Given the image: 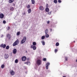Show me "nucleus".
Instances as JSON below:
<instances>
[{"label": "nucleus", "instance_id": "nucleus-1", "mask_svg": "<svg viewBox=\"0 0 77 77\" xmlns=\"http://www.w3.org/2000/svg\"><path fill=\"white\" fill-rule=\"evenodd\" d=\"M26 39H27V38H26V36H25L23 37V38L22 39L21 41V44H24L26 42Z\"/></svg>", "mask_w": 77, "mask_h": 77}, {"label": "nucleus", "instance_id": "nucleus-2", "mask_svg": "<svg viewBox=\"0 0 77 77\" xmlns=\"http://www.w3.org/2000/svg\"><path fill=\"white\" fill-rule=\"evenodd\" d=\"M36 63L39 66L40 65H41V63H42V61L40 59H38L36 61Z\"/></svg>", "mask_w": 77, "mask_h": 77}, {"label": "nucleus", "instance_id": "nucleus-3", "mask_svg": "<svg viewBox=\"0 0 77 77\" xmlns=\"http://www.w3.org/2000/svg\"><path fill=\"white\" fill-rule=\"evenodd\" d=\"M19 43V40L18 39L17 40L14 42L13 44V46H16L17 45H18Z\"/></svg>", "mask_w": 77, "mask_h": 77}, {"label": "nucleus", "instance_id": "nucleus-4", "mask_svg": "<svg viewBox=\"0 0 77 77\" xmlns=\"http://www.w3.org/2000/svg\"><path fill=\"white\" fill-rule=\"evenodd\" d=\"M9 72L11 75H15V72L13 70H10Z\"/></svg>", "mask_w": 77, "mask_h": 77}, {"label": "nucleus", "instance_id": "nucleus-5", "mask_svg": "<svg viewBox=\"0 0 77 77\" xmlns=\"http://www.w3.org/2000/svg\"><path fill=\"white\" fill-rule=\"evenodd\" d=\"M31 48H33L34 50H35L36 49V47L35 46H34L33 45H32L31 46Z\"/></svg>", "mask_w": 77, "mask_h": 77}, {"label": "nucleus", "instance_id": "nucleus-6", "mask_svg": "<svg viewBox=\"0 0 77 77\" xmlns=\"http://www.w3.org/2000/svg\"><path fill=\"white\" fill-rule=\"evenodd\" d=\"M1 47L2 48L3 47V48H5L6 47V45L5 44H2L1 45Z\"/></svg>", "mask_w": 77, "mask_h": 77}, {"label": "nucleus", "instance_id": "nucleus-7", "mask_svg": "<svg viewBox=\"0 0 77 77\" xmlns=\"http://www.w3.org/2000/svg\"><path fill=\"white\" fill-rule=\"evenodd\" d=\"M50 63H46V68L47 69H48V66L50 65Z\"/></svg>", "mask_w": 77, "mask_h": 77}, {"label": "nucleus", "instance_id": "nucleus-8", "mask_svg": "<svg viewBox=\"0 0 77 77\" xmlns=\"http://www.w3.org/2000/svg\"><path fill=\"white\" fill-rule=\"evenodd\" d=\"M26 57L24 56L22 57V61H25L26 60Z\"/></svg>", "mask_w": 77, "mask_h": 77}, {"label": "nucleus", "instance_id": "nucleus-9", "mask_svg": "<svg viewBox=\"0 0 77 77\" xmlns=\"http://www.w3.org/2000/svg\"><path fill=\"white\" fill-rule=\"evenodd\" d=\"M4 18V14H0V18L2 19Z\"/></svg>", "mask_w": 77, "mask_h": 77}, {"label": "nucleus", "instance_id": "nucleus-10", "mask_svg": "<svg viewBox=\"0 0 77 77\" xmlns=\"http://www.w3.org/2000/svg\"><path fill=\"white\" fill-rule=\"evenodd\" d=\"M17 49H14L13 50V54H15L16 53H17Z\"/></svg>", "mask_w": 77, "mask_h": 77}, {"label": "nucleus", "instance_id": "nucleus-11", "mask_svg": "<svg viewBox=\"0 0 77 77\" xmlns=\"http://www.w3.org/2000/svg\"><path fill=\"white\" fill-rule=\"evenodd\" d=\"M9 57V55L8 54H5V59H6L8 58V57Z\"/></svg>", "mask_w": 77, "mask_h": 77}, {"label": "nucleus", "instance_id": "nucleus-12", "mask_svg": "<svg viewBox=\"0 0 77 77\" xmlns=\"http://www.w3.org/2000/svg\"><path fill=\"white\" fill-rule=\"evenodd\" d=\"M45 34H48V29H46L45 31Z\"/></svg>", "mask_w": 77, "mask_h": 77}, {"label": "nucleus", "instance_id": "nucleus-13", "mask_svg": "<svg viewBox=\"0 0 77 77\" xmlns=\"http://www.w3.org/2000/svg\"><path fill=\"white\" fill-rule=\"evenodd\" d=\"M39 9L40 10H41V11H43L44 9V8H43V7L42 6H41L40 7Z\"/></svg>", "mask_w": 77, "mask_h": 77}, {"label": "nucleus", "instance_id": "nucleus-14", "mask_svg": "<svg viewBox=\"0 0 77 77\" xmlns=\"http://www.w3.org/2000/svg\"><path fill=\"white\" fill-rule=\"evenodd\" d=\"M42 43V44L43 45H45V42H44V41L43 40L41 42Z\"/></svg>", "mask_w": 77, "mask_h": 77}, {"label": "nucleus", "instance_id": "nucleus-15", "mask_svg": "<svg viewBox=\"0 0 77 77\" xmlns=\"http://www.w3.org/2000/svg\"><path fill=\"white\" fill-rule=\"evenodd\" d=\"M31 12H32V10H31V9L30 8L29 9L28 11V14H30V13H31Z\"/></svg>", "mask_w": 77, "mask_h": 77}, {"label": "nucleus", "instance_id": "nucleus-16", "mask_svg": "<svg viewBox=\"0 0 77 77\" xmlns=\"http://www.w3.org/2000/svg\"><path fill=\"white\" fill-rule=\"evenodd\" d=\"M22 15L23 16L26 15V11H24V12L22 13Z\"/></svg>", "mask_w": 77, "mask_h": 77}, {"label": "nucleus", "instance_id": "nucleus-17", "mask_svg": "<svg viewBox=\"0 0 77 77\" xmlns=\"http://www.w3.org/2000/svg\"><path fill=\"white\" fill-rule=\"evenodd\" d=\"M49 8H46L45 9V11L47 12H49Z\"/></svg>", "mask_w": 77, "mask_h": 77}, {"label": "nucleus", "instance_id": "nucleus-18", "mask_svg": "<svg viewBox=\"0 0 77 77\" xmlns=\"http://www.w3.org/2000/svg\"><path fill=\"white\" fill-rule=\"evenodd\" d=\"M14 0H9V3H12L13 2H14Z\"/></svg>", "mask_w": 77, "mask_h": 77}, {"label": "nucleus", "instance_id": "nucleus-19", "mask_svg": "<svg viewBox=\"0 0 77 77\" xmlns=\"http://www.w3.org/2000/svg\"><path fill=\"white\" fill-rule=\"evenodd\" d=\"M7 36V38H9V39H10V38H11V36H10V35H9V34H8Z\"/></svg>", "mask_w": 77, "mask_h": 77}, {"label": "nucleus", "instance_id": "nucleus-20", "mask_svg": "<svg viewBox=\"0 0 77 77\" xmlns=\"http://www.w3.org/2000/svg\"><path fill=\"white\" fill-rule=\"evenodd\" d=\"M32 44L34 46H35L36 45V43L35 42H33L32 43Z\"/></svg>", "mask_w": 77, "mask_h": 77}, {"label": "nucleus", "instance_id": "nucleus-21", "mask_svg": "<svg viewBox=\"0 0 77 77\" xmlns=\"http://www.w3.org/2000/svg\"><path fill=\"white\" fill-rule=\"evenodd\" d=\"M26 64L28 65H30V63L29 61H28L26 62Z\"/></svg>", "mask_w": 77, "mask_h": 77}, {"label": "nucleus", "instance_id": "nucleus-22", "mask_svg": "<svg viewBox=\"0 0 77 77\" xmlns=\"http://www.w3.org/2000/svg\"><path fill=\"white\" fill-rule=\"evenodd\" d=\"M32 4L34 5L35 4V0H31Z\"/></svg>", "mask_w": 77, "mask_h": 77}, {"label": "nucleus", "instance_id": "nucleus-23", "mask_svg": "<svg viewBox=\"0 0 77 77\" xmlns=\"http://www.w3.org/2000/svg\"><path fill=\"white\" fill-rule=\"evenodd\" d=\"M5 67V65L2 64L1 66V68H2V69H3L4 68V67Z\"/></svg>", "mask_w": 77, "mask_h": 77}, {"label": "nucleus", "instance_id": "nucleus-24", "mask_svg": "<svg viewBox=\"0 0 77 77\" xmlns=\"http://www.w3.org/2000/svg\"><path fill=\"white\" fill-rule=\"evenodd\" d=\"M45 36L46 38H48L49 37V35L47 34H46Z\"/></svg>", "mask_w": 77, "mask_h": 77}, {"label": "nucleus", "instance_id": "nucleus-25", "mask_svg": "<svg viewBox=\"0 0 77 77\" xmlns=\"http://www.w3.org/2000/svg\"><path fill=\"white\" fill-rule=\"evenodd\" d=\"M18 59H16L15 61V62L16 63H18Z\"/></svg>", "mask_w": 77, "mask_h": 77}, {"label": "nucleus", "instance_id": "nucleus-26", "mask_svg": "<svg viewBox=\"0 0 77 77\" xmlns=\"http://www.w3.org/2000/svg\"><path fill=\"white\" fill-rule=\"evenodd\" d=\"M56 45L57 46H59V43L58 42H57L56 43Z\"/></svg>", "mask_w": 77, "mask_h": 77}, {"label": "nucleus", "instance_id": "nucleus-27", "mask_svg": "<svg viewBox=\"0 0 77 77\" xmlns=\"http://www.w3.org/2000/svg\"><path fill=\"white\" fill-rule=\"evenodd\" d=\"M54 3H57V0H54Z\"/></svg>", "mask_w": 77, "mask_h": 77}, {"label": "nucleus", "instance_id": "nucleus-28", "mask_svg": "<svg viewBox=\"0 0 77 77\" xmlns=\"http://www.w3.org/2000/svg\"><path fill=\"white\" fill-rule=\"evenodd\" d=\"M9 48V46H7L6 47V50H8Z\"/></svg>", "mask_w": 77, "mask_h": 77}, {"label": "nucleus", "instance_id": "nucleus-29", "mask_svg": "<svg viewBox=\"0 0 77 77\" xmlns=\"http://www.w3.org/2000/svg\"><path fill=\"white\" fill-rule=\"evenodd\" d=\"M45 39V36H43L42 37V39Z\"/></svg>", "mask_w": 77, "mask_h": 77}, {"label": "nucleus", "instance_id": "nucleus-30", "mask_svg": "<svg viewBox=\"0 0 77 77\" xmlns=\"http://www.w3.org/2000/svg\"><path fill=\"white\" fill-rule=\"evenodd\" d=\"M48 15H51V11H50L49 12H48Z\"/></svg>", "mask_w": 77, "mask_h": 77}, {"label": "nucleus", "instance_id": "nucleus-31", "mask_svg": "<svg viewBox=\"0 0 77 77\" xmlns=\"http://www.w3.org/2000/svg\"><path fill=\"white\" fill-rule=\"evenodd\" d=\"M20 32H17V36H19V35H20Z\"/></svg>", "mask_w": 77, "mask_h": 77}, {"label": "nucleus", "instance_id": "nucleus-32", "mask_svg": "<svg viewBox=\"0 0 77 77\" xmlns=\"http://www.w3.org/2000/svg\"><path fill=\"white\" fill-rule=\"evenodd\" d=\"M30 6L29 5H28L27 6V8L28 9H29L30 8Z\"/></svg>", "mask_w": 77, "mask_h": 77}, {"label": "nucleus", "instance_id": "nucleus-33", "mask_svg": "<svg viewBox=\"0 0 77 77\" xmlns=\"http://www.w3.org/2000/svg\"><path fill=\"white\" fill-rule=\"evenodd\" d=\"M46 8H48V4H46Z\"/></svg>", "mask_w": 77, "mask_h": 77}, {"label": "nucleus", "instance_id": "nucleus-34", "mask_svg": "<svg viewBox=\"0 0 77 77\" xmlns=\"http://www.w3.org/2000/svg\"><path fill=\"white\" fill-rule=\"evenodd\" d=\"M46 60H47V59L46 58H44L43 59V60L44 61H46Z\"/></svg>", "mask_w": 77, "mask_h": 77}, {"label": "nucleus", "instance_id": "nucleus-35", "mask_svg": "<svg viewBox=\"0 0 77 77\" xmlns=\"http://www.w3.org/2000/svg\"><path fill=\"white\" fill-rule=\"evenodd\" d=\"M58 3H61V2H62L60 0H58Z\"/></svg>", "mask_w": 77, "mask_h": 77}, {"label": "nucleus", "instance_id": "nucleus-36", "mask_svg": "<svg viewBox=\"0 0 77 77\" xmlns=\"http://www.w3.org/2000/svg\"><path fill=\"white\" fill-rule=\"evenodd\" d=\"M6 22L4 20L3 21V23H4V24H6Z\"/></svg>", "mask_w": 77, "mask_h": 77}, {"label": "nucleus", "instance_id": "nucleus-37", "mask_svg": "<svg viewBox=\"0 0 77 77\" xmlns=\"http://www.w3.org/2000/svg\"><path fill=\"white\" fill-rule=\"evenodd\" d=\"M57 51H58V50H57V49H56L55 50V52L56 53V52H57Z\"/></svg>", "mask_w": 77, "mask_h": 77}, {"label": "nucleus", "instance_id": "nucleus-38", "mask_svg": "<svg viewBox=\"0 0 77 77\" xmlns=\"http://www.w3.org/2000/svg\"><path fill=\"white\" fill-rule=\"evenodd\" d=\"M65 59L66 60H67L68 59V58L67 57H65Z\"/></svg>", "mask_w": 77, "mask_h": 77}, {"label": "nucleus", "instance_id": "nucleus-39", "mask_svg": "<svg viewBox=\"0 0 77 77\" xmlns=\"http://www.w3.org/2000/svg\"><path fill=\"white\" fill-rule=\"evenodd\" d=\"M47 24H49V23H50V21H47Z\"/></svg>", "mask_w": 77, "mask_h": 77}, {"label": "nucleus", "instance_id": "nucleus-40", "mask_svg": "<svg viewBox=\"0 0 77 77\" xmlns=\"http://www.w3.org/2000/svg\"><path fill=\"white\" fill-rule=\"evenodd\" d=\"M10 29V27L8 26V30H9Z\"/></svg>", "mask_w": 77, "mask_h": 77}, {"label": "nucleus", "instance_id": "nucleus-41", "mask_svg": "<svg viewBox=\"0 0 77 77\" xmlns=\"http://www.w3.org/2000/svg\"><path fill=\"white\" fill-rule=\"evenodd\" d=\"M50 32H52V29H50Z\"/></svg>", "mask_w": 77, "mask_h": 77}, {"label": "nucleus", "instance_id": "nucleus-42", "mask_svg": "<svg viewBox=\"0 0 77 77\" xmlns=\"http://www.w3.org/2000/svg\"><path fill=\"white\" fill-rule=\"evenodd\" d=\"M1 38H3V35H2Z\"/></svg>", "mask_w": 77, "mask_h": 77}, {"label": "nucleus", "instance_id": "nucleus-43", "mask_svg": "<svg viewBox=\"0 0 77 77\" xmlns=\"http://www.w3.org/2000/svg\"><path fill=\"white\" fill-rule=\"evenodd\" d=\"M14 10V8L12 7V11H13Z\"/></svg>", "mask_w": 77, "mask_h": 77}, {"label": "nucleus", "instance_id": "nucleus-44", "mask_svg": "<svg viewBox=\"0 0 77 77\" xmlns=\"http://www.w3.org/2000/svg\"><path fill=\"white\" fill-rule=\"evenodd\" d=\"M13 6H15V4H13Z\"/></svg>", "mask_w": 77, "mask_h": 77}, {"label": "nucleus", "instance_id": "nucleus-45", "mask_svg": "<svg viewBox=\"0 0 77 77\" xmlns=\"http://www.w3.org/2000/svg\"><path fill=\"white\" fill-rule=\"evenodd\" d=\"M76 62H77V59L76 60Z\"/></svg>", "mask_w": 77, "mask_h": 77}, {"label": "nucleus", "instance_id": "nucleus-46", "mask_svg": "<svg viewBox=\"0 0 77 77\" xmlns=\"http://www.w3.org/2000/svg\"><path fill=\"white\" fill-rule=\"evenodd\" d=\"M63 77H66L65 76H63Z\"/></svg>", "mask_w": 77, "mask_h": 77}, {"label": "nucleus", "instance_id": "nucleus-47", "mask_svg": "<svg viewBox=\"0 0 77 77\" xmlns=\"http://www.w3.org/2000/svg\"><path fill=\"white\" fill-rule=\"evenodd\" d=\"M25 63V64H26V63Z\"/></svg>", "mask_w": 77, "mask_h": 77}, {"label": "nucleus", "instance_id": "nucleus-48", "mask_svg": "<svg viewBox=\"0 0 77 77\" xmlns=\"http://www.w3.org/2000/svg\"><path fill=\"white\" fill-rule=\"evenodd\" d=\"M74 42H75V41H74Z\"/></svg>", "mask_w": 77, "mask_h": 77}]
</instances>
